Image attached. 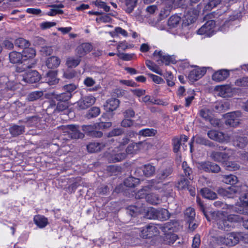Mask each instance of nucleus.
I'll use <instances>...</instances> for the list:
<instances>
[{"label": "nucleus", "mask_w": 248, "mask_h": 248, "mask_svg": "<svg viewBox=\"0 0 248 248\" xmlns=\"http://www.w3.org/2000/svg\"><path fill=\"white\" fill-rule=\"evenodd\" d=\"M127 213L131 216L144 215L149 217H169L170 215L165 209H156L153 207L145 208V204L138 202L136 205L129 206Z\"/></svg>", "instance_id": "nucleus-1"}, {"label": "nucleus", "mask_w": 248, "mask_h": 248, "mask_svg": "<svg viewBox=\"0 0 248 248\" xmlns=\"http://www.w3.org/2000/svg\"><path fill=\"white\" fill-rule=\"evenodd\" d=\"M219 150L220 151H212L210 157L214 161L224 164L226 161L234 156L235 151L231 149H226L223 146H219Z\"/></svg>", "instance_id": "nucleus-2"}, {"label": "nucleus", "mask_w": 248, "mask_h": 248, "mask_svg": "<svg viewBox=\"0 0 248 248\" xmlns=\"http://www.w3.org/2000/svg\"><path fill=\"white\" fill-rule=\"evenodd\" d=\"M58 130L61 134L68 135L71 139H81L84 137V134L80 132L74 125H62L58 127Z\"/></svg>", "instance_id": "nucleus-3"}, {"label": "nucleus", "mask_w": 248, "mask_h": 248, "mask_svg": "<svg viewBox=\"0 0 248 248\" xmlns=\"http://www.w3.org/2000/svg\"><path fill=\"white\" fill-rule=\"evenodd\" d=\"M242 238V233L240 232H231L228 233L225 236H219L218 240L223 244L234 246L238 244Z\"/></svg>", "instance_id": "nucleus-4"}, {"label": "nucleus", "mask_w": 248, "mask_h": 248, "mask_svg": "<svg viewBox=\"0 0 248 248\" xmlns=\"http://www.w3.org/2000/svg\"><path fill=\"white\" fill-rule=\"evenodd\" d=\"M247 206H248V193L239 198V202L232 206V210L237 213L248 216Z\"/></svg>", "instance_id": "nucleus-5"}, {"label": "nucleus", "mask_w": 248, "mask_h": 248, "mask_svg": "<svg viewBox=\"0 0 248 248\" xmlns=\"http://www.w3.org/2000/svg\"><path fill=\"white\" fill-rule=\"evenodd\" d=\"M154 57L159 64L164 63L169 65L175 63V60L171 56L167 55L162 51L155 50L153 53Z\"/></svg>", "instance_id": "nucleus-6"}, {"label": "nucleus", "mask_w": 248, "mask_h": 248, "mask_svg": "<svg viewBox=\"0 0 248 248\" xmlns=\"http://www.w3.org/2000/svg\"><path fill=\"white\" fill-rule=\"evenodd\" d=\"M208 137L220 143H228L231 140V137L222 132L212 130L207 133Z\"/></svg>", "instance_id": "nucleus-7"}, {"label": "nucleus", "mask_w": 248, "mask_h": 248, "mask_svg": "<svg viewBox=\"0 0 248 248\" xmlns=\"http://www.w3.org/2000/svg\"><path fill=\"white\" fill-rule=\"evenodd\" d=\"M216 23L214 20H211L207 21L197 31L198 34L210 37L214 34Z\"/></svg>", "instance_id": "nucleus-8"}, {"label": "nucleus", "mask_w": 248, "mask_h": 248, "mask_svg": "<svg viewBox=\"0 0 248 248\" xmlns=\"http://www.w3.org/2000/svg\"><path fill=\"white\" fill-rule=\"evenodd\" d=\"M181 1L182 0H163L166 7L164 8L163 10L161 11L160 15L163 16H167L172 8H176L181 5Z\"/></svg>", "instance_id": "nucleus-9"}, {"label": "nucleus", "mask_w": 248, "mask_h": 248, "mask_svg": "<svg viewBox=\"0 0 248 248\" xmlns=\"http://www.w3.org/2000/svg\"><path fill=\"white\" fill-rule=\"evenodd\" d=\"M171 227L169 225H166L162 227V231L164 232L163 240L164 242L168 245L173 244L178 238V236L172 233Z\"/></svg>", "instance_id": "nucleus-10"}, {"label": "nucleus", "mask_w": 248, "mask_h": 248, "mask_svg": "<svg viewBox=\"0 0 248 248\" xmlns=\"http://www.w3.org/2000/svg\"><path fill=\"white\" fill-rule=\"evenodd\" d=\"M36 55L35 50L30 47H27L24 49L22 52V55L23 62H26L28 60H29L30 62H28L26 65L28 68H31L32 67V65L34 64V61L32 59Z\"/></svg>", "instance_id": "nucleus-11"}, {"label": "nucleus", "mask_w": 248, "mask_h": 248, "mask_svg": "<svg viewBox=\"0 0 248 248\" xmlns=\"http://www.w3.org/2000/svg\"><path fill=\"white\" fill-rule=\"evenodd\" d=\"M241 116L240 111H234L226 114V124L231 126L235 127L239 123V118Z\"/></svg>", "instance_id": "nucleus-12"}, {"label": "nucleus", "mask_w": 248, "mask_h": 248, "mask_svg": "<svg viewBox=\"0 0 248 248\" xmlns=\"http://www.w3.org/2000/svg\"><path fill=\"white\" fill-rule=\"evenodd\" d=\"M95 98L92 95L82 97L77 102V106L79 109H85L92 106L95 102Z\"/></svg>", "instance_id": "nucleus-13"}, {"label": "nucleus", "mask_w": 248, "mask_h": 248, "mask_svg": "<svg viewBox=\"0 0 248 248\" xmlns=\"http://www.w3.org/2000/svg\"><path fill=\"white\" fill-rule=\"evenodd\" d=\"M40 79V76L38 72L35 70H30L25 73L22 77V80L25 82L32 83L38 81Z\"/></svg>", "instance_id": "nucleus-14"}, {"label": "nucleus", "mask_w": 248, "mask_h": 248, "mask_svg": "<svg viewBox=\"0 0 248 248\" xmlns=\"http://www.w3.org/2000/svg\"><path fill=\"white\" fill-rule=\"evenodd\" d=\"M188 138L186 135H182L180 137H175L172 139V144L173 146V151L175 153H177L180 149L181 145L184 150H185L186 147L185 143L187 142Z\"/></svg>", "instance_id": "nucleus-15"}, {"label": "nucleus", "mask_w": 248, "mask_h": 248, "mask_svg": "<svg viewBox=\"0 0 248 248\" xmlns=\"http://www.w3.org/2000/svg\"><path fill=\"white\" fill-rule=\"evenodd\" d=\"M111 141V140H108L105 142H91L87 146V149L90 153L99 152L104 149L105 147L108 146Z\"/></svg>", "instance_id": "nucleus-16"}, {"label": "nucleus", "mask_w": 248, "mask_h": 248, "mask_svg": "<svg viewBox=\"0 0 248 248\" xmlns=\"http://www.w3.org/2000/svg\"><path fill=\"white\" fill-rule=\"evenodd\" d=\"M159 234V230L155 226H148L141 231L140 236L143 238H150Z\"/></svg>", "instance_id": "nucleus-17"}, {"label": "nucleus", "mask_w": 248, "mask_h": 248, "mask_svg": "<svg viewBox=\"0 0 248 248\" xmlns=\"http://www.w3.org/2000/svg\"><path fill=\"white\" fill-rule=\"evenodd\" d=\"M230 136L231 137V140L232 139L233 145L236 147L243 148L248 144L247 139L245 137L239 136L236 133H233Z\"/></svg>", "instance_id": "nucleus-18"}, {"label": "nucleus", "mask_w": 248, "mask_h": 248, "mask_svg": "<svg viewBox=\"0 0 248 248\" xmlns=\"http://www.w3.org/2000/svg\"><path fill=\"white\" fill-rule=\"evenodd\" d=\"M205 67H196L190 71L188 75V78L191 81H195L201 78L206 73Z\"/></svg>", "instance_id": "nucleus-19"}, {"label": "nucleus", "mask_w": 248, "mask_h": 248, "mask_svg": "<svg viewBox=\"0 0 248 248\" xmlns=\"http://www.w3.org/2000/svg\"><path fill=\"white\" fill-rule=\"evenodd\" d=\"M234 218H217L216 222L219 229L228 231L233 227L232 222Z\"/></svg>", "instance_id": "nucleus-20"}, {"label": "nucleus", "mask_w": 248, "mask_h": 248, "mask_svg": "<svg viewBox=\"0 0 248 248\" xmlns=\"http://www.w3.org/2000/svg\"><path fill=\"white\" fill-rule=\"evenodd\" d=\"M83 131L89 136L93 138H100L103 135L102 132L97 131L95 124L82 126Z\"/></svg>", "instance_id": "nucleus-21"}, {"label": "nucleus", "mask_w": 248, "mask_h": 248, "mask_svg": "<svg viewBox=\"0 0 248 248\" xmlns=\"http://www.w3.org/2000/svg\"><path fill=\"white\" fill-rule=\"evenodd\" d=\"M230 75L229 71L221 69L215 72L212 75V79L217 82L225 80Z\"/></svg>", "instance_id": "nucleus-22"}, {"label": "nucleus", "mask_w": 248, "mask_h": 248, "mask_svg": "<svg viewBox=\"0 0 248 248\" xmlns=\"http://www.w3.org/2000/svg\"><path fill=\"white\" fill-rule=\"evenodd\" d=\"M92 49L93 46L91 44L83 43L77 47L76 53L79 57H81L90 52Z\"/></svg>", "instance_id": "nucleus-23"}, {"label": "nucleus", "mask_w": 248, "mask_h": 248, "mask_svg": "<svg viewBox=\"0 0 248 248\" xmlns=\"http://www.w3.org/2000/svg\"><path fill=\"white\" fill-rule=\"evenodd\" d=\"M57 73L56 71H50L45 77V81L49 85H53L59 82V79L57 78Z\"/></svg>", "instance_id": "nucleus-24"}, {"label": "nucleus", "mask_w": 248, "mask_h": 248, "mask_svg": "<svg viewBox=\"0 0 248 248\" xmlns=\"http://www.w3.org/2000/svg\"><path fill=\"white\" fill-rule=\"evenodd\" d=\"M143 147V143L139 142L138 143H133L130 144L126 149V152L128 154H134L137 153Z\"/></svg>", "instance_id": "nucleus-25"}, {"label": "nucleus", "mask_w": 248, "mask_h": 248, "mask_svg": "<svg viewBox=\"0 0 248 248\" xmlns=\"http://www.w3.org/2000/svg\"><path fill=\"white\" fill-rule=\"evenodd\" d=\"M171 172L172 170L170 167L161 168L157 171L156 178L160 181H162L167 178L171 173Z\"/></svg>", "instance_id": "nucleus-26"}, {"label": "nucleus", "mask_w": 248, "mask_h": 248, "mask_svg": "<svg viewBox=\"0 0 248 248\" xmlns=\"http://www.w3.org/2000/svg\"><path fill=\"white\" fill-rule=\"evenodd\" d=\"M120 104V101L116 98H111L107 100L104 105L107 111H112L117 109Z\"/></svg>", "instance_id": "nucleus-27"}, {"label": "nucleus", "mask_w": 248, "mask_h": 248, "mask_svg": "<svg viewBox=\"0 0 248 248\" xmlns=\"http://www.w3.org/2000/svg\"><path fill=\"white\" fill-rule=\"evenodd\" d=\"M239 191V188L238 186H230L226 189L223 188L220 189L219 192L224 196H226L228 198H232L233 195L238 192Z\"/></svg>", "instance_id": "nucleus-28"}, {"label": "nucleus", "mask_w": 248, "mask_h": 248, "mask_svg": "<svg viewBox=\"0 0 248 248\" xmlns=\"http://www.w3.org/2000/svg\"><path fill=\"white\" fill-rule=\"evenodd\" d=\"M61 63V60L58 57L51 56L47 58L46 64L49 69L57 68Z\"/></svg>", "instance_id": "nucleus-29"}, {"label": "nucleus", "mask_w": 248, "mask_h": 248, "mask_svg": "<svg viewBox=\"0 0 248 248\" xmlns=\"http://www.w3.org/2000/svg\"><path fill=\"white\" fill-rule=\"evenodd\" d=\"M195 139V142L196 143L201 145H208L209 146H211V142H210L208 140H206V139L202 138L200 136H197V137H193L191 140V141L189 144L190 145V152H192L193 150V140Z\"/></svg>", "instance_id": "nucleus-30"}, {"label": "nucleus", "mask_w": 248, "mask_h": 248, "mask_svg": "<svg viewBox=\"0 0 248 248\" xmlns=\"http://www.w3.org/2000/svg\"><path fill=\"white\" fill-rule=\"evenodd\" d=\"M22 54L16 51H12L9 54V60L13 63L24 62L23 61Z\"/></svg>", "instance_id": "nucleus-31"}, {"label": "nucleus", "mask_w": 248, "mask_h": 248, "mask_svg": "<svg viewBox=\"0 0 248 248\" xmlns=\"http://www.w3.org/2000/svg\"><path fill=\"white\" fill-rule=\"evenodd\" d=\"M230 104L228 102H218L214 105L213 109L217 112H220L228 109Z\"/></svg>", "instance_id": "nucleus-32"}, {"label": "nucleus", "mask_w": 248, "mask_h": 248, "mask_svg": "<svg viewBox=\"0 0 248 248\" xmlns=\"http://www.w3.org/2000/svg\"><path fill=\"white\" fill-rule=\"evenodd\" d=\"M157 133V131L154 128H144L140 130L138 135L144 137H154Z\"/></svg>", "instance_id": "nucleus-33"}, {"label": "nucleus", "mask_w": 248, "mask_h": 248, "mask_svg": "<svg viewBox=\"0 0 248 248\" xmlns=\"http://www.w3.org/2000/svg\"><path fill=\"white\" fill-rule=\"evenodd\" d=\"M146 201L150 204L155 205L160 203L161 199L157 194L152 193L146 196Z\"/></svg>", "instance_id": "nucleus-34"}, {"label": "nucleus", "mask_w": 248, "mask_h": 248, "mask_svg": "<svg viewBox=\"0 0 248 248\" xmlns=\"http://www.w3.org/2000/svg\"><path fill=\"white\" fill-rule=\"evenodd\" d=\"M9 132L13 136L16 137L23 134L25 128L23 126L14 125L9 128Z\"/></svg>", "instance_id": "nucleus-35"}, {"label": "nucleus", "mask_w": 248, "mask_h": 248, "mask_svg": "<svg viewBox=\"0 0 248 248\" xmlns=\"http://www.w3.org/2000/svg\"><path fill=\"white\" fill-rule=\"evenodd\" d=\"M180 21L181 18L179 16L177 15L172 16L168 20V26L170 29L176 28L179 25Z\"/></svg>", "instance_id": "nucleus-36"}, {"label": "nucleus", "mask_w": 248, "mask_h": 248, "mask_svg": "<svg viewBox=\"0 0 248 248\" xmlns=\"http://www.w3.org/2000/svg\"><path fill=\"white\" fill-rule=\"evenodd\" d=\"M150 188L148 186H145L141 189L132 194L133 196H135L136 199H142L145 198L146 196L149 194Z\"/></svg>", "instance_id": "nucleus-37"}, {"label": "nucleus", "mask_w": 248, "mask_h": 248, "mask_svg": "<svg viewBox=\"0 0 248 248\" xmlns=\"http://www.w3.org/2000/svg\"><path fill=\"white\" fill-rule=\"evenodd\" d=\"M222 181L228 185H233L238 182L237 177L233 175H225L222 176Z\"/></svg>", "instance_id": "nucleus-38"}, {"label": "nucleus", "mask_w": 248, "mask_h": 248, "mask_svg": "<svg viewBox=\"0 0 248 248\" xmlns=\"http://www.w3.org/2000/svg\"><path fill=\"white\" fill-rule=\"evenodd\" d=\"M142 171L145 176L150 177L155 173V168L154 166L150 164H147L143 166L142 169Z\"/></svg>", "instance_id": "nucleus-39"}, {"label": "nucleus", "mask_w": 248, "mask_h": 248, "mask_svg": "<svg viewBox=\"0 0 248 248\" xmlns=\"http://www.w3.org/2000/svg\"><path fill=\"white\" fill-rule=\"evenodd\" d=\"M201 192L202 196L206 199L214 200L217 198V194L216 193L213 192L208 188H203L201 189Z\"/></svg>", "instance_id": "nucleus-40"}, {"label": "nucleus", "mask_w": 248, "mask_h": 248, "mask_svg": "<svg viewBox=\"0 0 248 248\" xmlns=\"http://www.w3.org/2000/svg\"><path fill=\"white\" fill-rule=\"evenodd\" d=\"M80 58L79 56L69 57L67 59L66 64L68 67H75L79 64L81 61Z\"/></svg>", "instance_id": "nucleus-41"}, {"label": "nucleus", "mask_w": 248, "mask_h": 248, "mask_svg": "<svg viewBox=\"0 0 248 248\" xmlns=\"http://www.w3.org/2000/svg\"><path fill=\"white\" fill-rule=\"evenodd\" d=\"M145 64L147 67L152 71L159 75H162V72L160 70L158 66L150 60H146L145 62Z\"/></svg>", "instance_id": "nucleus-42"}, {"label": "nucleus", "mask_w": 248, "mask_h": 248, "mask_svg": "<svg viewBox=\"0 0 248 248\" xmlns=\"http://www.w3.org/2000/svg\"><path fill=\"white\" fill-rule=\"evenodd\" d=\"M221 3V0H209L205 5L203 11H209Z\"/></svg>", "instance_id": "nucleus-43"}, {"label": "nucleus", "mask_w": 248, "mask_h": 248, "mask_svg": "<svg viewBox=\"0 0 248 248\" xmlns=\"http://www.w3.org/2000/svg\"><path fill=\"white\" fill-rule=\"evenodd\" d=\"M140 183V179L133 177H129L124 181V185L127 187H134Z\"/></svg>", "instance_id": "nucleus-44"}, {"label": "nucleus", "mask_w": 248, "mask_h": 248, "mask_svg": "<svg viewBox=\"0 0 248 248\" xmlns=\"http://www.w3.org/2000/svg\"><path fill=\"white\" fill-rule=\"evenodd\" d=\"M126 156L124 153H118L115 152L113 153L111 155V158H109L110 161L113 162H119L123 160Z\"/></svg>", "instance_id": "nucleus-45"}, {"label": "nucleus", "mask_w": 248, "mask_h": 248, "mask_svg": "<svg viewBox=\"0 0 248 248\" xmlns=\"http://www.w3.org/2000/svg\"><path fill=\"white\" fill-rule=\"evenodd\" d=\"M224 165L226 169L230 171L236 170L240 168L239 165L236 162L232 161L228 162L227 160L224 163Z\"/></svg>", "instance_id": "nucleus-46"}, {"label": "nucleus", "mask_w": 248, "mask_h": 248, "mask_svg": "<svg viewBox=\"0 0 248 248\" xmlns=\"http://www.w3.org/2000/svg\"><path fill=\"white\" fill-rule=\"evenodd\" d=\"M100 113V110L98 107H93L86 114V117L88 119L97 117Z\"/></svg>", "instance_id": "nucleus-47"}, {"label": "nucleus", "mask_w": 248, "mask_h": 248, "mask_svg": "<svg viewBox=\"0 0 248 248\" xmlns=\"http://www.w3.org/2000/svg\"><path fill=\"white\" fill-rule=\"evenodd\" d=\"M15 44L16 46L22 48H26L29 46L28 41L22 38H19L15 40Z\"/></svg>", "instance_id": "nucleus-48"}, {"label": "nucleus", "mask_w": 248, "mask_h": 248, "mask_svg": "<svg viewBox=\"0 0 248 248\" xmlns=\"http://www.w3.org/2000/svg\"><path fill=\"white\" fill-rule=\"evenodd\" d=\"M43 95L42 91H35L31 93L28 96V99L30 101H33L38 99Z\"/></svg>", "instance_id": "nucleus-49"}, {"label": "nucleus", "mask_w": 248, "mask_h": 248, "mask_svg": "<svg viewBox=\"0 0 248 248\" xmlns=\"http://www.w3.org/2000/svg\"><path fill=\"white\" fill-rule=\"evenodd\" d=\"M133 45L128 44L126 41H123L119 42L117 46V49L118 51L125 50L127 48L133 47Z\"/></svg>", "instance_id": "nucleus-50"}, {"label": "nucleus", "mask_w": 248, "mask_h": 248, "mask_svg": "<svg viewBox=\"0 0 248 248\" xmlns=\"http://www.w3.org/2000/svg\"><path fill=\"white\" fill-rule=\"evenodd\" d=\"M234 85L238 87H248V77H243L237 79Z\"/></svg>", "instance_id": "nucleus-51"}, {"label": "nucleus", "mask_w": 248, "mask_h": 248, "mask_svg": "<svg viewBox=\"0 0 248 248\" xmlns=\"http://www.w3.org/2000/svg\"><path fill=\"white\" fill-rule=\"evenodd\" d=\"M35 224L40 228L45 227L48 224L47 218H34Z\"/></svg>", "instance_id": "nucleus-52"}, {"label": "nucleus", "mask_w": 248, "mask_h": 248, "mask_svg": "<svg viewBox=\"0 0 248 248\" xmlns=\"http://www.w3.org/2000/svg\"><path fill=\"white\" fill-rule=\"evenodd\" d=\"M210 162L209 161L199 162L197 163L196 166L199 170L208 172L210 167Z\"/></svg>", "instance_id": "nucleus-53"}, {"label": "nucleus", "mask_w": 248, "mask_h": 248, "mask_svg": "<svg viewBox=\"0 0 248 248\" xmlns=\"http://www.w3.org/2000/svg\"><path fill=\"white\" fill-rule=\"evenodd\" d=\"M231 88L229 86L226 85L221 86L219 88V94L223 97H226L229 96Z\"/></svg>", "instance_id": "nucleus-54"}, {"label": "nucleus", "mask_w": 248, "mask_h": 248, "mask_svg": "<svg viewBox=\"0 0 248 248\" xmlns=\"http://www.w3.org/2000/svg\"><path fill=\"white\" fill-rule=\"evenodd\" d=\"M72 96V93L65 92L57 95L56 98L60 101L65 102L69 100L71 98Z\"/></svg>", "instance_id": "nucleus-55"}, {"label": "nucleus", "mask_w": 248, "mask_h": 248, "mask_svg": "<svg viewBox=\"0 0 248 248\" xmlns=\"http://www.w3.org/2000/svg\"><path fill=\"white\" fill-rule=\"evenodd\" d=\"M199 114L201 117L203 118L205 121L210 119L211 113L210 110L207 108H203L200 110Z\"/></svg>", "instance_id": "nucleus-56"}, {"label": "nucleus", "mask_w": 248, "mask_h": 248, "mask_svg": "<svg viewBox=\"0 0 248 248\" xmlns=\"http://www.w3.org/2000/svg\"><path fill=\"white\" fill-rule=\"evenodd\" d=\"M93 3L96 6L103 9L106 12H108L110 10V7L108 6L105 2L101 0H96Z\"/></svg>", "instance_id": "nucleus-57"}, {"label": "nucleus", "mask_w": 248, "mask_h": 248, "mask_svg": "<svg viewBox=\"0 0 248 248\" xmlns=\"http://www.w3.org/2000/svg\"><path fill=\"white\" fill-rule=\"evenodd\" d=\"M168 86L172 87L174 85V77L170 72L166 71L164 74Z\"/></svg>", "instance_id": "nucleus-58"}, {"label": "nucleus", "mask_w": 248, "mask_h": 248, "mask_svg": "<svg viewBox=\"0 0 248 248\" xmlns=\"http://www.w3.org/2000/svg\"><path fill=\"white\" fill-rule=\"evenodd\" d=\"M197 17V14L196 13H193L192 15H191L190 12L185 15V18L187 24L194 22L196 20Z\"/></svg>", "instance_id": "nucleus-59"}, {"label": "nucleus", "mask_w": 248, "mask_h": 248, "mask_svg": "<svg viewBox=\"0 0 248 248\" xmlns=\"http://www.w3.org/2000/svg\"><path fill=\"white\" fill-rule=\"evenodd\" d=\"M137 0H125V5L127 7V12L130 13L136 5Z\"/></svg>", "instance_id": "nucleus-60"}, {"label": "nucleus", "mask_w": 248, "mask_h": 248, "mask_svg": "<svg viewBox=\"0 0 248 248\" xmlns=\"http://www.w3.org/2000/svg\"><path fill=\"white\" fill-rule=\"evenodd\" d=\"M134 121L130 119V118H125L124 119L121 123V126L124 128L130 127L134 125Z\"/></svg>", "instance_id": "nucleus-61"}, {"label": "nucleus", "mask_w": 248, "mask_h": 248, "mask_svg": "<svg viewBox=\"0 0 248 248\" xmlns=\"http://www.w3.org/2000/svg\"><path fill=\"white\" fill-rule=\"evenodd\" d=\"M188 230L190 232H193L198 227V223L195 220L194 218H189L187 221Z\"/></svg>", "instance_id": "nucleus-62"}, {"label": "nucleus", "mask_w": 248, "mask_h": 248, "mask_svg": "<svg viewBox=\"0 0 248 248\" xmlns=\"http://www.w3.org/2000/svg\"><path fill=\"white\" fill-rule=\"evenodd\" d=\"M111 125L112 123L110 122H100L95 124V126L97 129H105L111 127Z\"/></svg>", "instance_id": "nucleus-63"}, {"label": "nucleus", "mask_w": 248, "mask_h": 248, "mask_svg": "<svg viewBox=\"0 0 248 248\" xmlns=\"http://www.w3.org/2000/svg\"><path fill=\"white\" fill-rule=\"evenodd\" d=\"M201 245L200 235L196 234L193 237L192 244V248H199Z\"/></svg>", "instance_id": "nucleus-64"}]
</instances>
